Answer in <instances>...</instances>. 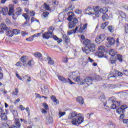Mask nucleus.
<instances>
[{
    "label": "nucleus",
    "instance_id": "nucleus-43",
    "mask_svg": "<svg viewBox=\"0 0 128 128\" xmlns=\"http://www.w3.org/2000/svg\"><path fill=\"white\" fill-rule=\"evenodd\" d=\"M2 28L4 30H8V26L4 24H1Z\"/></svg>",
    "mask_w": 128,
    "mask_h": 128
},
{
    "label": "nucleus",
    "instance_id": "nucleus-51",
    "mask_svg": "<svg viewBox=\"0 0 128 128\" xmlns=\"http://www.w3.org/2000/svg\"><path fill=\"white\" fill-rule=\"evenodd\" d=\"M74 12L76 14H82V10L78 8L75 10Z\"/></svg>",
    "mask_w": 128,
    "mask_h": 128
},
{
    "label": "nucleus",
    "instance_id": "nucleus-56",
    "mask_svg": "<svg viewBox=\"0 0 128 128\" xmlns=\"http://www.w3.org/2000/svg\"><path fill=\"white\" fill-rule=\"evenodd\" d=\"M12 14V18L14 20H16L18 16V15L16 14V13Z\"/></svg>",
    "mask_w": 128,
    "mask_h": 128
},
{
    "label": "nucleus",
    "instance_id": "nucleus-14",
    "mask_svg": "<svg viewBox=\"0 0 128 128\" xmlns=\"http://www.w3.org/2000/svg\"><path fill=\"white\" fill-rule=\"evenodd\" d=\"M68 16L67 18V20L69 22H72V20L74 18V14L72 12H68Z\"/></svg>",
    "mask_w": 128,
    "mask_h": 128
},
{
    "label": "nucleus",
    "instance_id": "nucleus-54",
    "mask_svg": "<svg viewBox=\"0 0 128 128\" xmlns=\"http://www.w3.org/2000/svg\"><path fill=\"white\" fill-rule=\"evenodd\" d=\"M29 14H30V16H36V12L34 10H32L29 12Z\"/></svg>",
    "mask_w": 128,
    "mask_h": 128
},
{
    "label": "nucleus",
    "instance_id": "nucleus-19",
    "mask_svg": "<svg viewBox=\"0 0 128 128\" xmlns=\"http://www.w3.org/2000/svg\"><path fill=\"white\" fill-rule=\"evenodd\" d=\"M96 54L99 58H104V52L98 51L96 52Z\"/></svg>",
    "mask_w": 128,
    "mask_h": 128
},
{
    "label": "nucleus",
    "instance_id": "nucleus-55",
    "mask_svg": "<svg viewBox=\"0 0 128 128\" xmlns=\"http://www.w3.org/2000/svg\"><path fill=\"white\" fill-rule=\"evenodd\" d=\"M48 14H50V13L48 12H44L43 14H42V16H44V18L48 17Z\"/></svg>",
    "mask_w": 128,
    "mask_h": 128
},
{
    "label": "nucleus",
    "instance_id": "nucleus-58",
    "mask_svg": "<svg viewBox=\"0 0 128 128\" xmlns=\"http://www.w3.org/2000/svg\"><path fill=\"white\" fill-rule=\"evenodd\" d=\"M18 88H16L15 91L13 92V94H14V96H18Z\"/></svg>",
    "mask_w": 128,
    "mask_h": 128
},
{
    "label": "nucleus",
    "instance_id": "nucleus-61",
    "mask_svg": "<svg viewBox=\"0 0 128 128\" xmlns=\"http://www.w3.org/2000/svg\"><path fill=\"white\" fill-rule=\"evenodd\" d=\"M43 106H44L45 110H48V104H46V103L44 102L43 104Z\"/></svg>",
    "mask_w": 128,
    "mask_h": 128
},
{
    "label": "nucleus",
    "instance_id": "nucleus-38",
    "mask_svg": "<svg viewBox=\"0 0 128 128\" xmlns=\"http://www.w3.org/2000/svg\"><path fill=\"white\" fill-rule=\"evenodd\" d=\"M99 52H106V48L104 46H99L98 48Z\"/></svg>",
    "mask_w": 128,
    "mask_h": 128
},
{
    "label": "nucleus",
    "instance_id": "nucleus-30",
    "mask_svg": "<svg viewBox=\"0 0 128 128\" xmlns=\"http://www.w3.org/2000/svg\"><path fill=\"white\" fill-rule=\"evenodd\" d=\"M0 126L2 128H10V125H8V123L4 122L0 123Z\"/></svg>",
    "mask_w": 128,
    "mask_h": 128
},
{
    "label": "nucleus",
    "instance_id": "nucleus-18",
    "mask_svg": "<svg viewBox=\"0 0 128 128\" xmlns=\"http://www.w3.org/2000/svg\"><path fill=\"white\" fill-rule=\"evenodd\" d=\"M108 12V9L106 7H104L100 9L99 12L103 14H106Z\"/></svg>",
    "mask_w": 128,
    "mask_h": 128
},
{
    "label": "nucleus",
    "instance_id": "nucleus-4",
    "mask_svg": "<svg viewBox=\"0 0 128 128\" xmlns=\"http://www.w3.org/2000/svg\"><path fill=\"white\" fill-rule=\"evenodd\" d=\"M78 20L74 17L73 18L72 22L68 23V26L69 28H74V26H78Z\"/></svg>",
    "mask_w": 128,
    "mask_h": 128
},
{
    "label": "nucleus",
    "instance_id": "nucleus-21",
    "mask_svg": "<svg viewBox=\"0 0 128 128\" xmlns=\"http://www.w3.org/2000/svg\"><path fill=\"white\" fill-rule=\"evenodd\" d=\"M47 60L48 62V64H50V66H52V64H54V62L50 56H48L47 57Z\"/></svg>",
    "mask_w": 128,
    "mask_h": 128
},
{
    "label": "nucleus",
    "instance_id": "nucleus-3",
    "mask_svg": "<svg viewBox=\"0 0 128 128\" xmlns=\"http://www.w3.org/2000/svg\"><path fill=\"white\" fill-rule=\"evenodd\" d=\"M58 79L59 80H60V82H62L63 84H66L68 82H69L70 84H74V83L72 82V81L70 79L68 78V79L62 76H58Z\"/></svg>",
    "mask_w": 128,
    "mask_h": 128
},
{
    "label": "nucleus",
    "instance_id": "nucleus-45",
    "mask_svg": "<svg viewBox=\"0 0 128 128\" xmlns=\"http://www.w3.org/2000/svg\"><path fill=\"white\" fill-rule=\"evenodd\" d=\"M44 6L46 10H50V6L46 3H44Z\"/></svg>",
    "mask_w": 128,
    "mask_h": 128
},
{
    "label": "nucleus",
    "instance_id": "nucleus-39",
    "mask_svg": "<svg viewBox=\"0 0 128 128\" xmlns=\"http://www.w3.org/2000/svg\"><path fill=\"white\" fill-rule=\"evenodd\" d=\"M54 27L51 26L48 30V32H52V35L54 36Z\"/></svg>",
    "mask_w": 128,
    "mask_h": 128
},
{
    "label": "nucleus",
    "instance_id": "nucleus-2",
    "mask_svg": "<svg viewBox=\"0 0 128 128\" xmlns=\"http://www.w3.org/2000/svg\"><path fill=\"white\" fill-rule=\"evenodd\" d=\"M98 78H96V76L94 75L92 77H88L85 78V84H86L88 86H90V84H92V82L94 80H97Z\"/></svg>",
    "mask_w": 128,
    "mask_h": 128
},
{
    "label": "nucleus",
    "instance_id": "nucleus-34",
    "mask_svg": "<svg viewBox=\"0 0 128 128\" xmlns=\"http://www.w3.org/2000/svg\"><path fill=\"white\" fill-rule=\"evenodd\" d=\"M102 20H104V22H106V20H108V15L106 14H103L102 16Z\"/></svg>",
    "mask_w": 128,
    "mask_h": 128
},
{
    "label": "nucleus",
    "instance_id": "nucleus-62",
    "mask_svg": "<svg viewBox=\"0 0 128 128\" xmlns=\"http://www.w3.org/2000/svg\"><path fill=\"white\" fill-rule=\"evenodd\" d=\"M124 32L125 34H128V24H126L124 26Z\"/></svg>",
    "mask_w": 128,
    "mask_h": 128
},
{
    "label": "nucleus",
    "instance_id": "nucleus-40",
    "mask_svg": "<svg viewBox=\"0 0 128 128\" xmlns=\"http://www.w3.org/2000/svg\"><path fill=\"white\" fill-rule=\"evenodd\" d=\"M50 98L52 100V102H56V104H58V100L56 98V96L52 95L50 96Z\"/></svg>",
    "mask_w": 128,
    "mask_h": 128
},
{
    "label": "nucleus",
    "instance_id": "nucleus-64",
    "mask_svg": "<svg viewBox=\"0 0 128 128\" xmlns=\"http://www.w3.org/2000/svg\"><path fill=\"white\" fill-rule=\"evenodd\" d=\"M124 74H125V76H128V70H124Z\"/></svg>",
    "mask_w": 128,
    "mask_h": 128
},
{
    "label": "nucleus",
    "instance_id": "nucleus-48",
    "mask_svg": "<svg viewBox=\"0 0 128 128\" xmlns=\"http://www.w3.org/2000/svg\"><path fill=\"white\" fill-rule=\"evenodd\" d=\"M99 100L102 102H104V100H106V97L104 94H102L99 98Z\"/></svg>",
    "mask_w": 128,
    "mask_h": 128
},
{
    "label": "nucleus",
    "instance_id": "nucleus-27",
    "mask_svg": "<svg viewBox=\"0 0 128 128\" xmlns=\"http://www.w3.org/2000/svg\"><path fill=\"white\" fill-rule=\"evenodd\" d=\"M14 6L10 5V6L9 8V12H8V14L9 16H12V14H14Z\"/></svg>",
    "mask_w": 128,
    "mask_h": 128
},
{
    "label": "nucleus",
    "instance_id": "nucleus-52",
    "mask_svg": "<svg viewBox=\"0 0 128 128\" xmlns=\"http://www.w3.org/2000/svg\"><path fill=\"white\" fill-rule=\"evenodd\" d=\"M108 30L110 32H114V28L112 26H108Z\"/></svg>",
    "mask_w": 128,
    "mask_h": 128
},
{
    "label": "nucleus",
    "instance_id": "nucleus-42",
    "mask_svg": "<svg viewBox=\"0 0 128 128\" xmlns=\"http://www.w3.org/2000/svg\"><path fill=\"white\" fill-rule=\"evenodd\" d=\"M12 30L14 34H18L20 33V31L18 29H14Z\"/></svg>",
    "mask_w": 128,
    "mask_h": 128
},
{
    "label": "nucleus",
    "instance_id": "nucleus-36",
    "mask_svg": "<svg viewBox=\"0 0 128 128\" xmlns=\"http://www.w3.org/2000/svg\"><path fill=\"white\" fill-rule=\"evenodd\" d=\"M103 4H114V0H101Z\"/></svg>",
    "mask_w": 128,
    "mask_h": 128
},
{
    "label": "nucleus",
    "instance_id": "nucleus-10",
    "mask_svg": "<svg viewBox=\"0 0 128 128\" xmlns=\"http://www.w3.org/2000/svg\"><path fill=\"white\" fill-rule=\"evenodd\" d=\"M94 12V16H95L96 18H100V6H96L94 8H93Z\"/></svg>",
    "mask_w": 128,
    "mask_h": 128
},
{
    "label": "nucleus",
    "instance_id": "nucleus-16",
    "mask_svg": "<svg viewBox=\"0 0 128 128\" xmlns=\"http://www.w3.org/2000/svg\"><path fill=\"white\" fill-rule=\"evenodd\" d=\"M87 47H88V48H90L92 51V52H94V50H96V44H94V43L91 42V43Z\"/></svg>",
    "mask_w": 128,
    "mask_h": 128
},
{
    "label": "nucleus",
    "instance_id": "nucleus-47",
    "mask_svg": "<svg viewBox=\"0 0 128 128\" xmlns=\"http://www.w3.org/2000/svg\"><path fill=\"white\" fill-rule=\"evenodd\" d=\"M108 102L110 104H114V102H116V100H114V97L112 96L108 100Z\"/></svg>",
    "mask_w": 128,
    "mask_h": 128
},
{
    "label": "nucleus",
    "instance_id": "nucleus-59",
    "mask_svg": "<svg viewBox=\"0 0 128 128\" xmlns=\"http://www.w3.org/2000/svg\"><path fill=\"white\" fill-rule=\"evenodd\" d=\"M28 66H32L34 64V60H30L28 63Z\"/></svg>",
    "mask_w": 128,
    "mask_h": 128
},
{
    "label": "nucleus",
    "instance_id": "nucleus-7",
    "mask_svg": "<svg viewBox=\"0 0 128 128\" xmlns=\"http://www.w3.org/2000/svg\"><path fill=\"white\" fill-rule=\"evenodd\" d=\"M74 82H78V84L82 86V84H86L85 79H82L80 78V76H78L76 78H74Z\"/></svg>",
    "mask_w": 128,
    "mask_h": 128
},
{
    "label": "nucleus",
    "instance_id": "nucleus-25",
    "mask_svg": "<svg viewBox=\"0 0 128 128\" xmlns=\"http://www.w3.org/2000/svg\"><path fill=\"white\" fill-rule=\"evenodd\" d=\"M117 14L120 16L121 18H126V14L122 11H118Z\"/></svg>",
    "mask_w": 128,
    "mask_h": 128
},
{
    "label": "nucleus",
    "instance_id": "nucleus-9",
    "mask_svg": "<svg viewBox=\"0 0 128 128\" xmlns=\"http://www.w3.org/2000/svg\"><path fill=\"white\" fill-rule=\"evenodd\" d=\"M42 37L44 40H48L52 38V32H45L42 34Z\"/></svg>",
    "mask_w": 128,
    "mask_h": 128
},
{
    "label": "nucleus",
    "instance_id": "nucleus-5",
    "mask_svg": "<svg viewBox=\"0 0 128 128\" xmlns=\"http://www.w3.org/2000/svg\"><path fill=\"white\" fill-rule=\"evenodd\" d=\"M106 36L104 34H101L96 38V42L98 44H100V42H104V40H106Z\"/></svg>",
    "mask_w": 128,
    "mask_h": 128
},
{
    "label": "nucleus",
    "instance_id": "nucleus-31",
    "mask_svg": "<svg viewBox=\"0 0 128 128\" xmlns=\"http://www.w3.org/2000/svg\"><path fill=\"white\" fill-rule=\"evenodd\" d=\"M109 54L111 56H114L116 54V51L115 50H111L109 52Z\"/></svg>",
    "mask_w": 128,
    "mask_h": 128
},
{
    "label": "nucleus",
    "instance_id": "nucleus-37",
    "mask_svg": "<svg viewBox=\"0 0 128 128\" xmlns=\"http://www.w3.org/2000/svg\"><path fill=\"white\" fill-rule=\"evenodd\" d=\"M74 10V6L71 5L68 8L65 9V12H68V10Z\"/></svg>",
    "mask_w": 128,
    "mask_h": 128
},
{
    "label": "nucleus",
    "instance_id": "nucleus-6",
    "mask_svg": "<svg viewBox=\"0 0 128 128\" xmlns=\"http://www.w3.org/2000/svg\"><path fill=\"white\" fill-rule=\"evenodd\" d=\"M128 108V106L126 104L122 105L120 108L116 109V112L117 114H124L126 112V108Z\"/></svg>",
    "mask_w": 128,
    "mask_h": 128
},
{
    "label": "nucleus",
    "instance_id": "nucleus-46",
    "mask_svg": "<svg viewBox=\"0 0 128 128\" xmlns=\"http://www.w3.org/2000/svg\"><path fill=\"white\" fill-rule=\"evenodd\" d=\"M22 16H24V18L26 20H30V16H28V14H23Z\"/></svg>",
    "mask_w": 128,
    "mask_h": 128
},
{
    "label": "nucleus",
    "instance_id": "nucleus-13",
    "mask_svg": "<svg viewBox=\"0 0 128 128\" xmlns=\"http://www.w3.org/2000/svg\"><path fill=\"white\" fill-rule=\"evenodd\" d=\"M86 28H88V24L86 23L83 26H80L78 32H84Z\"/></svg>",
    "mask_w": 128,
    "mask_h": 128
},
{
    "label": "nucleus",
    "instance_id": "nucleus-32",
    "mask_svg": "<svg viewBox=\"0 0 128 128\" xmlns=\"http://www.w3.org/2000/svg\"><path fill=\"white\" fill-rule=\"evenodd\" d=\"M6 35L10 38L14 36V32L12 30H9L6 32Z\"/></svg>",
    "mask_w": 128,
    "mask_h": 128
},
{
    "label": "nucleus",
    "instance_id": "nucleus-53",
    "mask_svg": "<svg viewBox=\"0 0 128 128\" xmlns=\"http://www.w3.org/2000/svg\"><path fill=\"white\" fill-rule=\"evenodd\" d=\"M63 38L64 40L66 43L68 44V36H66V35H64L63 36Z\"/></svg>",
    "mask_w": 128,
    "mask_h": 128
},
{
    "label": "nucleus",
    "instance_id": "nucleus-11",
    "mask_svg": "<svg viewBox=\"0 0 128 128\" xmlns=\"http://www.w3.org/2000/svg\"><path fill=\"white\" fill-rule=\"evenodd\" d=\"M0 12H2L3 16H6L8 14V9L6 6L4 8L0 7Z\"/></svg>",
    "mask_w": 128,
    "mask_h": 128
},
{
    "label": "nucleus",
    "instance_id": "nucleus-22",
    "mask_svg": "<svg viewBox=\"0 0 128 128\" xmlns=\"http://www.w3.org/2000/svg\"><path fill=\"white\" fill-rule=\"evenodd\" d=\"M22 9L20 8H18L16 9V12H15L16 14V16H20V14H22Z\"/></svg>",
    "mask_w": 128,
    "mask_h": 128
},
{
    "label": "nucleus",
    "instance_id": "nucleus-17",
    "mask_svg": "<svg viewBox=\"0 0 128 128\" xmlns=\"http://www.w3.org/2000/svg\"><path fill=\"white\" fill-rule=\"evenodd\" d=\"M0 118L2 122H6L8 120V114L6 113H3L0 115Z\"/></svg>",
    "mask_w": 128,
    "mask_h": 128
},
{
    "label": "nucleus",
    "instance_id": "nucleus-15",
    "mask_svg": "<svg viewBox=\"0 0 128 128\" xmlns=\"http://www.w3.org/2000/svg\"><path fill=\"white\" fill-rule=\"evenodd\" d=\"M14 124H15V126H14V128H20V126H22V124H20V119L18 118L14 119Z\"/></svg>",
    "mask_w": 128,
    "mask_h": 128
},
{
    "label": "nucleus",
    "instance_id": "nucleus-60",
    "mask_svg": "<svg viewBox=\"0 0 128 128\" xmlns=\"http://www.w3.org/2000/svg\"><path fill=\"white\" fill-rule=\"evenodd\" d=\"M5 22L6 24H8V26L10 24V19L8 18H6L5 20Z\"/></svg>",
    "mask_w": 128,
    "mask_h": 128
},
{
    "label": "nucleus",
    "instance_id": "nucleus-20",
    "mask_svg": "<svg viewBox=\"0 0 128 128\" xmlns=\"http://www.w3.org/2000/svg\"><path fill=\"white\" fill-rule=\"evenodd\" d=\"M78 27L76 26L75 30L72 29L69 31H68V36H70V34H76L78 30Z\"/></svg>",
    "mask_w": 128,
    "mask_h": 128
},
{
    "label": "nucleus",
    "instance_id": "nucleus-23",
    "mask_svg": "<svg viewBox=\"0 0 128 128\" xmlns=\"http://www.w3.org/2000/svg\"><path fill=\"white\" fill-rule=\"evenodd\" d=\"M83 52H84L86 54H90V52H92V51L90 49L88 46H84V50H83Z\"/></svg>",
    "mask_w": 128,
    "mask_h": 128
},
{
    "label": "nucleus",
    "instance_id": "nucleus-24",
    "mask_svg": "<svg viewBox=\"0 0 128 128\" xmlns=\"http://www.w3.org/2000/svg\"><path fill=\"white\" fill-rule=\"evenodd\" d=\"M92 42L88 39H86L83 40L82 44L85 46H88Z\"/></svg>",
    "mask_w": 128,
    "mask_h": 128
},
{
    "label": "nucleus",
    "instance_id": "nucleus-50",
    "mask_svg": "<svg viewBox=\"0 0 128 128\" xmlns=\"http://www.w3.org/2000/svg\"><path fill=\"white\" fill-rule=\"evenodd\" d=\"M116 78V75L112 72H110V74L108 76V78Z\"/></svg>",
    "mask_w": 128,
    "mask_h": 128
},
{
    "label": "nucleus",
    "instance_id": "nucleus-49",
    "mask_svg": "<svg viewBox=\"0 0 128 128\" xmlns=\"http://www.w3.org/2000/svg\"><path fill=\"white\" fill-rule=\"evenodd\" d=\"M108 22L102 23V24L101 25V28L102 30H104L106 26H108Z\"/></svg>",
    "mask_w": 128,
    "mask_h": 128
},
{
    "label": "nucleus",
    "instance_id": "nucleus-8",
    "mask_svg": "<svg viewBox=\"0 0 128 128\" xmlns=\"http://www.w3.org/2000/svg\"><path fill=\"white\" fill-rule=\"evenodd\" d=\"M107 40L108 41V43H106V46L107 48H110V46H114V42H116V40H114V38H108ZM109 44V46H108Z\"/></svg>",
    "mask_w": 128,
    "mask_h": 128
},
{
    "label": "nucleus",
    "instance_id": "nucleus-28",
    "mask_svg": "<svg viewBox=\"0 0 128 128\" xmlns=\"http://www.w3.org/2000/svg\"><path fill=\"white\" fill-rule=\"evenodd\" d=\"M10 111L12 112V114L14 116V120H16V118H18V111L14 110H10Z\"/></svg>",
    "mask_w": 128,
    "mask_h": 128
},
{
    "label": "nucleus",
    "instance_id": "nucleus-33",
    "mask_svg": "<svg viewBox=\"0 0 128 128\" xmlns=\"http://www.w3.org/2000/svg\"><path fill=\"white\" fill-rule=\"evenodd\" d=\"M72 78H73V79L76 78L78 76H78V71L72 72Z\"/></svg>",
    "mask_w": 128,
    "mask_h": 128
},
{
    "label": "nucleus",
    "instance_id": "nucleus-29",
    "mask_svg": "<svg viewBox=\"0 0 128 128\" xmlns=\"http://www.w3.org/2000/svg\"><path fill=\"white\" fill-rule=\"evenodd\" d=\"M34 56L35 58H40L42 56V54H41L40 52H36L34 53Z\"/></svg>",
    "mask_w": 128,
    "mask_h": 128
},
{
    "label": "nucleus",
    "instance_id": "nucleus-26",
    "mask_svg": "<svg viewBox=\"0 0 128 128\" xmlns=\"http://www.w3.org/2000/svg\"><path fill=\"white\" fill-rule=\"evenodd\" d=\"M76 101L80 104H84V98L82 96H78L76 98Z\"/></svg>",
    "mask_w": 128,
    "mask_h": 128
},
{
    "label": "nucleus",
    "instance_id": "nucleus-57",
    "mask_svg": "<svg viewBox=\"0 0 128 128\" xmlns=\"http://www.w3.org/2000/svg\"><path fill=\"white\" fill-rule=\"evenodd\" d=\"M44 89L45 94H48L50 91L48 90V86H44Z\"/></svg>",
    "mask_w": 128,
    "mask_h": 128
},
{
    "label": "nucleus",
    "instance_id": "nucleus-63",
    "mask_svg": "<svg viewBox=\"0 0 128 128\" xmlns=\"http://www.w3.org/2000/svg\"><path fill=\"white\" fill-rule=\"evenodd\" d=\"M26 40H28V42H32L34 40V38L31 36L28 38H26Z\"/></svg>",
    "mask_w": 128,
    "mask_h": 128
},
{
    "label": "nucleus",
    "instance_id": "nucleus-12",
    "mask_svg": "<svg viewBox=\"0 0 128 128\" xmlns=\"http://www.w3.org/2000/svg\"><path fill=\"white\" fill-rule=\"evenodd\" d=\"M86 14H94V8L88 6L86 10H85Z\"/></svg>",
    "mask_w": 128,
    "mask_h": 128
},
{
    "label": "nucleus",
    "instance_id": "nucleus-41",
    "mask_svg": "<svg viewBox=\"0 0 128 128\" xmlns=\"http://www.w3.org/2000/svg\"><path fill=\"white\" fill-rule=\"evenodd\" d=\"M116 56L118 60H119L120 62H122V55L117 54Z\"/></svg>",
    "mask_w": 128,
    "mask_h": 128
},
{
    "label": "nucleus",
    "instance_id": "nucleus-1",
    "mask_svg": "<svg viewBox=\"0 0 128 128\" xmlns=\"http://www.w3.org/2000/svg\"><path fill=\"white\" fill-rule=\"evenodd\" d=\"M80 116H82V114L80 113L72 112L69 114L68 120H72L71 122L73 126H78L79 124L84 122V118Z\"/></svg>",
    "mask_w": 128,
    "mask_h": 128
},
{
    "label": "nucleus",
    "instance_id": "nucleus-35",
    "mask_svg": "<svg viewBox=\"0 0 128 128\" xmlns=\"http://www.w3.org/2000/svg\"><path fill=\"white\" fill-rule=\"evenodd\" d=\"M107 126L110 128H114V124L112 121H109L107 124Z\"/></svg>",
    "mask_w": 128,
    "mask_h": 128
},
{
    "label": "nucleus",
    "instance_id": "nucleus-44",
    "mask_svg": "<svg viewBox=\"0 0 128 128\" xmlns=\"http://www.w3.org/2000/svg\"><path fill=\"white\" fill-rule=\"evenodd\" d=\"M26 56H22L20 58L21 62L24 64H26Z\"/></svg>",
    "mask_w": 128,
    "mask_h": 128
}]
</instances>
